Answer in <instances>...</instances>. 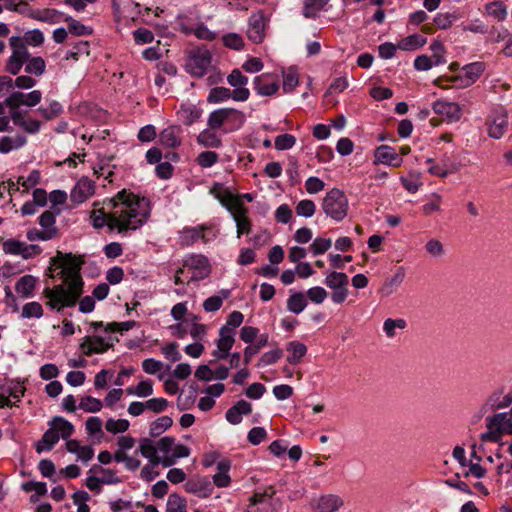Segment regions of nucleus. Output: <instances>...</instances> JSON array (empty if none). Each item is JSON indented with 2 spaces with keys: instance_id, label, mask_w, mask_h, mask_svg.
<instances>
[{
  "instance_id": "a211bd4d",
  "label": "nucleus",
  "mask_w": 512,
  "mask_h": 512,
  "mask_svg": "<svg viewBox=\"0 0 512 512\" xmlns=\"http://www.w3.org/2000/svg\"><path fill=\"white\" fill-rule=\"evenodd\" d=\"M432 108L436 114L444 115L450 120L457 121L461 117V109L459 105L454 102L437 100L433 103Z\"/></svg>"
},
{
  "instance_id": "dca6fc26",
  "label": "nucleus",
  "mask_w": 512,
  "mask_h": 512,
  "mask_svg": "<svg viewBox=\"0 0 512 512\" xmlns=\"http://www.w3.org/2000/svg\"><path fill=\"white\" fill-rule=\"evenodd\" d=\"M94 190V182L87 177H82L71 191V200L77 204L83 203L94 194Z\"/></svg>"
},
{
  "instance_id": "bb28decb",
  "label": "nucleus",
  "mask_w": 512,
  "mask_h": 512,
  "mask_svg": "<svg viewBox=\"0 0 512 512\" xmlns=\"http://www.w3.org/2000/svg\"><path fill=\"white\" fill-rule=\"evenodd\" d=\"M329 0H304L302 15L307 19H315L317 13L322 10Z\"/></svg>"
},
{
  "instance_id": "3c124183",
  "label": "nucleus",
  "mask_w": 512,
  "mask_h": 512,
  "mask_svg": "<svg viewBox=\"0 0 512 512\" xmlns=\"http://www.w3.org/2000/svg\"><path fill=\"white\" fill-rule=\"evenodd\" d=\"M222 41L224 46L234 50H240L244 46L243 38L237 33H227L223 35Z\"/></svg>"
},
{
  "instance_id": "7ed1b4c3",
  "label": "nucleus",
  "mask_w": 512,
  "mask_h": 512,
  "mask_svg": "<svg viewBox=\"0 0 512 512\" xmlns=\"http://www.w3.org/2000/svg\"><path fill=\"white\" fill-rule=\"evenodd\" d=\"M50 263L52 266L61 269L59 275L64 282H73L77 284L78 287H83L84 282L80 274L84 264L82 256L74 255L71 252L63 253L57 251L56 255L50 259Z\"/></svg>"
},
{
  "instance_id": "f257e3e1",
  "label": "nucleus",
  "mask_w": 512,
  "mask_h": 512,
  "mask_svg": "<svg viewBox=\"0 0 512 512\" xmlns=\"http://www.w3.org/2000/svg\"><path fill=\"white\" fill-rule=\"evenodd\" d=\"M139 207L140 198L122 189L114 197L104 199L103 207L91 211L92 226L97 230L107 226L110 232L116 230L117 233L126 235L128 231L142 227L147 221L149 213H143L139 218Z\"/></svg>"
},
{
  "instance_id": "5701e85b",
  "label": "nucleus",
  "mask_w": 512,
  "mask_h": 512,
  "mask_svg": "<svg viewBox=\"0 0 512 512\" xmlns=\"http://www.w3.org/2000/svg\"><path fill=\"white\" fill-rule=\"evenodd\" d=\"M426 164L429 173L440 178H446L449 173L457 170L454 164H448L446 161H443L442 164H435L432 158H428Z\"/></svg>"
},
{
  "instance_id": "8fccbe9b",
  "label": "nucleus",
  "mask_w": 512,
  "mask_h": 512,
  "mask_svg": "<svg viewBox=\"0 0 512 512\" xmlns=\"http://www.w3.org/2000/svg\"><path fill=\"white\" fill-rule=\"evenodd\" d=\"M295 210L299 216L311 217L315 213L316 205L312 200L304 199L298 202Z\"/></svg>"
},
{
  "instance_id": "37998d69",
  "label": "nucleus",
  "mask_w": 512,
  "mask_h": 512,
  "mask_svg": "<svg viewBox=\"0 0 512 512\" xmlns=\"http://www.w3.org/2000/svg\"><path fill=\"white\" fill-rule=\"evenodd\" d=\"M458 19L456 12L438 13L434 17V23L440 29H448Z\"/></svg>"
},
{
  "instance_id": "13d9d810",
  "label": "nucleus",
  "mask_w": 512,
  "mask_h": 512,
  "mask_svg": "<svg viewBox=\"0 0 512 512\" xmlns=\"http://www.w3.org/2000/svg\"><path fill=\"white\" fill-rule=\"evenodd\" d=\"M135 43L138 45L148 44L154 40L153 33L146 28H138L133 32Z\"/></svg>"
},
{
  "instance_id": "4c0bfd02",
  "label": "nucleus",
  "mask_w": 512,
  "mask_h": 512,
  "mask_svg": "<svg viewBox=\"0 0 512 512\" xmlns=\"http://www.w3.org/2000/svg\"><path fill=\"white\" fill-rule=\"evenodd\" d=\"M59 208H54V210H46L39 217V225L45 230L58 229L55 226L56 216L60 214Z\"/></svg>"
},
{
  "instance_id": "680f3d73",
  "label": "nucleus",
  "mask_w": 512,
  "mask_h": 512,
  "mask_svg": "<svg viewBox=\"0 0 512 512\" xmlns=\"http://www.w3.org/2000/svg\"><path fill=\"white\" fill-rule=\"evenodd\" d=\"M327 296V291L320 286L312 287L307 291V297L315 304H321Z\"/></svg>"
},
{
  "instance_id": "0e129e2a",
  "label": "nucleus",
  "mask_w": 512,
  "mask_h": 512,
  "mask_svg": "<svg viewBox=\"0 0 512 512\" xmlns=\"http://www.w3.org/2000/svg\"><path fill=\"white\" fill-rule=\"evenodd\" d=\"M24 40L27 44L37 47L43 44L44 34L39 29H33L25 33Z\"/></svg>"
},
{
  "instance_id": "7c9ffc66",
  "label": "nucleus",
  "mask_w": 512,
  "mask_h": 512,
  "mask_svg": "<svg viewBox=\"0 0 512 512\" xmlns=\"http://www.w3.org/2000/svg\"><path fill=\"white\" fill-rule=\"evenodd\" d=\"M307 306V300L302 292H295L287 299V309L295 314H300Z\"/></svg>"
},
{
  "instance_id": "f704fd0d",
  "label": "nucleus",
  "mask_w": 512,
  "mask_h": 512,
  "mask_svg": "<svg viewBox=\"0 0 512 512\" xmlns=\"http://www.w3.org/2000/svg\"><path fill=\"white\" fill-rule=\"evenodd\" d=\"M58 234V229L51 230H39L37 228H32L27 231L26 237L29 241H48L55 238Z\"/></svg>"
},
{
  "instance_id": "603ef678",
  "label": "nucleus",
  "mask_w": 512,
  "mask_h": 512,
  "mask_svg": "<svg viewBox=\"0 0 512 512\" xmlns=\"http://www.w3.org/2000/svg\"><path fill=\"white\" fill-rule=\"evenodd\" d=\"M283 356V350L280 348L264 353L259 359L258 366H268L276 363Z\"/></svg>"
},
{
  "instance_id": "bf43d9fd",
  "label": "nucleus",
  "mask_w": 512,
  "mask_h": 512,
  "mask_svg": "<svg viewBox=\"0 0 512 512\" xmlns=\"http://www.w3.org/2000/svg\"><path fill=\"white\" fill-rule=\"evenodd\" d=\"M84 53L89 54V43L87 41H79L73 46L72 50L67 52L65 58L78 60L79 55Z\"/></svg>"
},
{
  "instance_id": "c9c22d12",
  "label": "nucleus",
  "mask_w": 512,
  "mask_h": 512,
  "mask_svg": "<svg viewBox=\"0 0 512 512\" xmlns=\"http://www.w3.org/2000/svg\"><path fill=\"white\" fill-rule=\"evenodd\" d=\"M165 512H187L186 499L177 493L170 494Z\"/></svg>"
},
{
  "instance_id": "0eeeda50",
  "label": "nucleus",
  "mask_w": 512,
  "mask_h": 512,
  "mask_svg": "<svg viewBox=\"0 0 512 512\" xmlns=\"http://www.w3.org/2000/svg\"><path fill=\"white\" fill-rule=\"evenodd\" d=\"M212 62L211 52L206 47H197L188 52L186 71L194 77H203Z\"/></svg>"
},
{
  "instance_id": "423d86ee",
  "label": "nucleus",
  "mask_w": 512,
  "mask_h": 512,
  "mask_svg": "<svg viewBox=\"0 0 512 512\" xmlns=\"http://www.w3.org/2000/svg\"><path fill=\"white\" fill-rule=\"evenodd\" d=\"M322 207L327 216L339 222L347 215L348 199L344 192L334 188L324 197Z\"/></svg>"
},
{
  "instance_id": "1a4fd4ad",
  "label": "nucleus",
  "mask_w": 512,
  "mask_h": 512,
  "mask_svg": "<svg viewBox=\"0 0 512 512\" xmlns=\"http://www.w3.org/2000/svg\"><path fill=\"white\" fill-rule=\"evenodd\" d=\"M210 194H212L231 215L245 207L238 195L233 194L227 189L223 190L219 183H215L211 187Z\"/></svg>"
},
{
  "instance_id": "b1692460",
  "label": "nucleus",
  "mask_w": 512,
  "mask_h": 512,
  "mask_svg": "<svg viewBox=\"0 0 512 512\" xmlns=\"http://www.w3.org/2000/svg\"><path fill=\"white\" fill-rule=\"evenodd\" d=\"M186 490L200 498H208L213 492V486L208 480H204L202 482L190 481L186 483Z\"/></svg>"
},
{
  "instance_id": "49530a36",
  "label": "nucleus",
  "mask_w": 512,
  "mask_h": 512,
  "mask_svg": "<svg viewBox=\"0 0 512 512\" xmlns=\"http://www.w3.org/2000/svg\"><path fill=\"white\" fill-rule=\"evenodd\" d=\"M130 423L126 419H113L110 418L106 421L105 428L108 432L117 434L123 433L128 430Z\"/></svg>"
},
{
  "instance_id": "9d476101",
  "label": "nucleus",
  "mask_w": 512,
  "mask_h": 512,
  "mask_svg": "<svg viewBox=\"0 0 512 512\" xmlns=\"http://www.w3.org/2000/svg\"><path fill=\"white\" fill-rule=\"evenodd\" d=\"M487 130L490 137L500 139L506 132L508 126V113L500 107L495 109L486 120Z\"/></svg>"
},
{
  "instance_id": "39448f33",
  "label": "nucleus",
  "mask_w": 512,
  "mask_h": 512,
  "mask_svg": "<svg viewBox=\"0 0 512 512\" xmlns=\"http://www.w3.org/2000/svg\"><path fill=\"white\" fill-rule=\"evenodd\" d=\"M464 74L456 76H440L434 80V85L447 88L442 84L443 81H450L455 83L458 87H469L475 83L478 78L482 75L485 70V64L483 62H473L465 65L462 68Z\"/></svg>"
},
{
  "instance_id": "338daca9",
  "label": "nucleus",
  "mask_w": 512,
  "mask_h": 512,
  "mask_svg": "<svg viewBox=\"0 0 512 512\" xmlns=\"http://www.w3.org/2000/svg\"><path fill=\"white\" fill-rule=\"evenodd\" d=\"M267 436V432L263 427H253L247 435L248 441L253 445L260 444Z\"/></svg>"
},
{
  "instance_id": "58836bf2",
  "label": "nucleus",
  "mask_w": 512,
  "mask_h": 512,
  "mask_svg": "<svg viewBox=\"0 0 512 512\" xmlns=\"http://www.w3.org/2000/svg\"><path fill=\"white\" fill-rule=\"evenodd\" d=\"M37 111L42 115V117L45 120L50 121L62 114L63 107L58 101L52 100L50 101L48 108L41 106L38 108Z\"/></svg>"
},
{
  "instance_id": "9b49d317",
  "label": "nucleus",
  "mask_w": 512,
  "mask_h": 512,
  "mask_svg": "<svg viewBox=\"0 0 512 512\" xmlns=\"http://www.w3.org/2000/svg\"><path fill=\"white\" fill-rule=\"evenodd\" d=\"M118 341L117 337H109L106 341L101 336H86L80 344V349L85 356L103 354L113 347V342Z\"/></svg>"
},
{
  "instance_id": "6e6552de",
  "label": "nucleus",
  "mask_w": 512,
  "mask_h": 512,
  "mask_svg": "<svg viewBox=\"0 0 512 512\" xmlns=\"http://www.w3.org/2000/svg\"><path fill=\"white\" fill-rule=\"evenodd\" d=\"M83 293V287L77 286L73 282H64L63 284L55 285L53 288H45L44 296H51L62 301V306L73 307L81 294Z\"/></svg>"
},
{
  "instance_id": "c756f323",
  "label": "nucleus",
  "mask_w": 512,
  "mask_h": 512,
  "mask_svg": "<svg viewBox=\"0 0 512 512\" xmlns=\"http://www.w3.org/2000/svg\"><path fill=\"white\" fill-rule=\"evenodd\" d=\"M427 39L419 34L407 36L398 42V48L404 51H412L425 45Z\"/></svg>"
},
{
  "instance_id": "6e6d98bb",
  "label": "nucleus",
  "mask_w": 512,
  "mask_h": 512,
  "mask_svg": "<svg viewBox=\"0 0 512 512\" xmlns=\"http://www.w3.org/2000/svg\"><path fill=\"white\" fill-rule=\"evenodd\" d=\"M331 245L332 240L330 238L317 237L310 245V249L312 250L314 255H320L329 250Z\"/></svg>"
},
{
  "instance_id": "ea45409f",
  "label": "nucleus",
  "mask_w": 512,
  "mask_h": 512,
  "mask_svg": "<svg viewBox=\"0 0 512 512\" xmlns=\"http://www.w3.org/2000/svg\"><path fill=\"white\" fill-rule=\"evenodd\" d=\"M231 98V90L226 87L218 86L210 90L207 101L209 103H221Z\"/></svg>"
},
{
  "instance_id": "c03bdc74",
  "label": "nucleus",
  "mask_w": 512,
  "mask_h": 512,
  "mask_svg": "<svg viewBox=\"0 0 512 512\" xmlns=\"http://www.w3.org/2000/svg\"><path fill=\"white\" fill-rule=\"evenodd\" d=\"M101 400L94 398L92 396H85L81 399L79 403V408L84 410L85 412L96 413L102 409Z\"/></svg>"
},
{
  "instance_id": "052dcab7",
  "label": "nucleus",
  "mask_w": 512,
  "mask_h": 512,
  "mask_svg": "<svg viewBox=\"0 0 512 512\" xmlns=\"http://www.w3.org/2000/svg\"><path fill=\"white\" fill-rule=\"evenodd\" d=\"M227 82L232 87L246 86L248 83V77L243 75L239 69H233L227 76Z\"/></svg>"
},
{
  "instance_id": "4468645a",
  "label": "nucleus",
  "mask_w": 512,
  "mask_h": 512,
  "mask_svg": "<svg viewBox=\"0 0 512 512\" xmlns=\"http://www.w3.org/2000/svg\"><path fill=\"white\" fill-rule=\"evenodd\" d=\"M267 19L261 12L253 14L249 18L247 36L253 43H261L265 37Z\"/></svg>"
},
{
  "instance_id": "72a5a7b5",
  "label": "nucleus",
  "mask_w": 512,
  "mask_h": 512,
  "mask_svg": "<svg viewBox=\"0 0 512 512\" xmlns=\"http://www.w3.org/2000/svg\"><path fill=\"white\" fill-rule=\"evenodd\" d=\"M324 283L331 289L343 288L348 285L349 278L343 272L333 271L326 276Z\"/></svg>"
},
{
  "instance_id": "2eb2a0df",
  "label": "nucleus",
  "mask_w": 512,
  "mask_h": 512,
  "mask_svg": "<svg viewBox=\"0 0 512 512\" xmlns=\"http://www.w3.org/2000/svg\"><path fill=\"white\" fill-rule=\"evenodd\" d=\"M375 164H384L392 167L401 166L403 159L395 151V149L388 145H380L374 151Z\"/></svg>"
},
{
  "instance_id": "f3484780",
  "label": "nucleus",
  "mask_w": 512,
  "mask_h": 512,
  "mask_svg": "<svg viewBox=\"0 0 512 512\" xmlns=\"http://www.w3.org/2000/svg\"><path fill=\"white\" fill-rule=\"evenodd\" d=\"M254 90L261 96H272L279 89V83L270 74L264 73L253 80Z\"/></svg>"
},
{
  "instance_id": "e2e57ef3",
  "label": "nucleus",
  "mask_w": 512,
  "mask_h": 512,
  "mask_svg": "<svg viewBox=\"0 0 512 512\" xmlns=\"http://www.w3.org/2000/svg\"><path fill=\"white\" fill-rule=\"evenodd\" d=\"M145 404H146V409L151 410L154 413H161L167 408L169 402L167 399L160 397V398H151V399L147 400L145 402Z\"/></svg>"
},
{
  "instance_id": "2f4dec72",
  "label": "nucleus",
  "mask_w": 512,
  "mask_h": 512,
  "mask_svg": "<svg viewBox=\"0 0 512 512\" xmlns=\"http://www.w3.org/2000/svg\"><path fill=\"white\" fill-rule=\"evenodd\" d=\"M64 21L68 24V32L75 36H88L93 33V29L85 26L71 16H65Z\"/></svg>"
},
{
  "instance_id": "cd10ccee",
  "label": "nucleus",
  "mask_w": 512,
  "mask_h": 512,
  "mask_svg": "<svg viewBox=\"0 0 512 512\" xmlns=\"http://www.w3.org/2000/svg\"><path fill=\"white\" fill-rule=\"evenodd\" d=\"M173 425V420L170 416L164 415L157 418L150 424L149 435L151 437H158Z\"/></svg>"
},
{
  "instance_id": "a18cd8bd",
  "label": "nucleus",
  "mask_w": 512,
  "mask_h": 512,
  "mask_svg": "<svg viewBox=\"0 0 512 512\" xmlns=\"http://www.w3.org/2000/svg\"><path fill=\"white\" fill-rule=\"evenodd\" d=\"M43 316V308L38 302L26 303L22 308V318H41Z\"/></svg>"
},
{
  "instance_id": "c85d7f7f",
  "label": "nucleus",
  "mask_w": 512,
  "mask_h": 512,
  "mask_svg": "<svg viewBox=\"0 0 512 512\" xmlns=\"http://www.w3.org/2000/svg\"><path fill=\"white\" fill-rule=\"evenodd\" d=\"M140 453L143 457L148 458L152 465L156 466L160 464V457L157 455V449L150 439L144 438L141 440Z\"/></svg>"
},
{
  "instance_id": "f03ea898",
  "label": "nucleus",
  "mask_w": 512,
  "mask_h": 512,
  "mask_svg": "<svg viewBox=\"0 0 512 512\" xmlns=\"http://www.w3.org/2000/svg\"><path fill=\"white\" fill-rule=\"evenodd\" d=\"M246 121L245 114L235 108L226 107L212 111L207 119V129L197 136V143L205 148H220L221 138L216 134L220 130L224 134L241 129Z\"/></svg>"
},
{
  "instance_id": "de8ad7c7",
  "label": "nucleus",
  "mask_w": 512,
  "mask_h": 512,
  "mask_svg": "<svg viewBox=\"0 0 512 512\" xmlns=\"http://www.w3.org/2000/svg\"><path fill=\"white\" fill-rule=\"evenodd\" d=\"M219 155L214 151H203L197 158V164L202 168H210L218 162Z\"/></svg>"
},
{
  "instance_id": "4be33fe9",
  "label": "nucleus",
  "mask_w": 512,
  "mask_h": 512,
  "mask_svg": "<svg viewBox=\"0 0 512 512\" xmlns=\"http://www.w3.org/2000/svg\"><path fill=\"white\" fill-rule=\"evenodd\" d=\"M37 279L32 275L22 276L15 284V290L24 298H30L33 296V290L35 288Z\"/></svg>"
},
{
  "instance_id": "e433bc0d",
  "label": "nucleus",
  "mask_w": 512,
  "mask_h": 512,
  "mask_svg": "<svg viewBox=\"0 0 512 512\" xmlns=\"http://www.w3.org/2000/svg\"><path fill=\"white\" fill-rule=\"evenodd\" d=\"M183 265L194 271L210 270L208 259L203 255H191L184 261Z\"/></svg>"
},
{
  "instance_id": "a19ab883",
  "label": "nucleus",
  "mask_w": 512,
  "mask_h": 512,
  "mask_svg": "<svg viewBox=\"0 0 512 512\" xmlns=\"http://www.w3.org/2000/svg\"><path fill=\"white\" fill-rule=\"evenodd\" d=\"M299 83L296 67H289L283 72V90L285 93L291 92Z\"/></svg>"
},
{
  "instance_id": "79ce46f5",
  "label": "nucleus",
  "mask_w": 512,
  "mask_h": 512,
  "mask_svg": "<svg viewBox=\"0 0 512 512\" xmlns=\"http://www.w3.org/2000/svg\"><path fill=\"white\" fill-rule=\"evenodd\" d=\"M27 62L25 66L26 73L41 76L45 72L46 63L42 57H31Z\"/></svg>"
},
{
  "instance_id": "473e14b6",
  "label": "nucleus",
  "mask_w": 512,
  "mask_h": 512,
  "mask_svg": "<svg viewBox=\"0 0 512 512\" xmlns=\"http://www.w3.org/2000/svg\"><path fill=\"white\" fill-rule=\"evenodd\" d=\"M267 344H268V335L262 334L258 338V340L255 344L247 346L244 349V359H243L244 365H248L251 362L253 356L256 355L257 353H259L261 348H263Z\"/></svg>"
},
{
  "instance_id": "864d4df0",
  "label": "nucleus",
  "mask_w": 512,
  "mask_h": 512,
  "mask_svg": "<svg viewBox=\"0 0 512 512\" xmlns=\"http://www.w3.org/2000/svg\"><path fill=\"white\" fill-rule=\"evenodd\" d=\"M160 141L163 145L169 148H175L180 145V140L171 128H166L161 132Z\"/></svg>"
},
{
  "instance_id": "aec40b11",
  "label": "nucleus",
  "mask_w": 512,
  "mask_h": 512,
  "mask_svg": "<svg viewBox=\"0 0 512 512\" xmlns=\"http://www.w3.org/2000/svg\"><path fill=\"white\" fill-rule=\"evenodd\" d=\"M59 438L60 435L57 433V429L50 426V428L42 435L41 440L35 444L36 452L40 454L43 451L52 450L55 444L58 443Z\"/></svg>"
},
{
  "instance_id": "20e7f679",
  "label": "nucleus",
  "mask_w": 512,
  "mask_h": 512,
  "mask_svg": "<svg viewBox=\"0 0 512 512\" xmlns=\"http://www.w3.org/2000/svg\"><path fill=\"white\" fill-rule=\"evenodd\" d=\"M486 426L488 430L481 434L483 442L499 443L501 446L502 436L504 434L512 435V419L507 413H497L486 418Z\"/></svg>"
},
{
  "instance_id": "ddd939ff",
  "label": "nucleus",
  "mask_w": 512,
  "mask_h": 512,
  "mask_svg": "<svg viewBox=\"0 0 512 512\" xmlns=\"http://www.w3.org/2000/svg\"><path fill=\"white\" fill-rule=\"evenodd\" d=\"M219 336L220 338L217 341L218 349L213 351V356L217 359L224 360L229 357V352L234 345V331L230 327L222 326L219 329Z\"/></svg>"
},
{
  "instance_id": "69168bd1",
  "label": "nucleus",
  "mask_w": 512,
  "mask_h": 512,
  "mask_svg": "<svg viewBox=\"0 0 512 512\" xmlns=\"http://www.w3.org/2000/svg\"><path fill=\"white\" fill-rule=\"evenodd\" d=\"M21 487L25 492L35 491L36 494L40 496L47 493V485L45 482L28 481L24 482Z\"/></svg>"
},
{
  "instance_id": "a878e982",
  "label": "nucleus",
  "mask_w": 512,
  "mask_h": 512,
  "mask_svg": "<svg viewBox=\"0 0 512 512\" xmlns=\"http://www.w3.org/2000/svg\"><path fill=\"white\" fill-rule=\"evenodd\" d=\"M49 426L57 429V433L63 439H68L74 433V426L68 420L61 416H55L50 422Z\"/></svg>"
},
{
  "instance_id": "412c9836",
  "label": "nucleus",
  "mask_w": 512,
  "mask_h": 512,
  "mask_svg": "<svg viewBox=\"0 0 512 512\" xmlns=\"http://www.w3.org/2000/svg\"><path fill=\"white\" fill-rule=\"evenodd\" d=\"M248 209L244 207L232 215L233 220L237 227V237L240 238L243 234H249L251 231L252 223L247 217Z\"/></svg>"
},
{
  "instance_id": "5fc2aeb1",
  "label": "nucleus",
  "mask_w": 512,
  "mask_h": 512,
  "mask_svg": "<svg viewBox=\"0 0 512 512\" xmlns=\"http://www.w3.org/2000/svg\"><path fill=\"white\" fill-rule=\"evenodd\" d=\"M296 143V138L291 134H281L275 138L274 145L277 150H287Z\"/></svg>"
},
{
  "instance_id": "774afa93",
  "label": "nucleus",
  "mask_w": 512,
  "mask_h": 512,
  "mask_svg": "<svg viewBox=\"0 0 512 512\" xmlns=\"http://www.w3.org/2000/svg\"><path fill=\"white\" fill-rule=\"evenodd\" d=\"M292 218V210L287 204H281L275 211V219L279 223L287 224Z\"/></svg>"
},
{
  "instance_id": "4d7b16f0",
  "label": "nucleus",
  "mask_w": 512,
  "mask_h": 512,
  "mask_svg": "<svg viewBox=\"0 0 512 512\" xmlns=\"http://www.w3.org/2000/svg\"><path fill=\"white\" fill-rule=\"evenodd\" d=\"M24 243L15 239H8L3 242V250L6 254L22 256Z\"/></svg>"
},
{
  "instance_id": "f8f14e48",
  "label": "nucleus",
  "mask_w": 512,
  "mask_h": 512,
  "mask_svg": "<svg viewBox=\"0 0 512 512\" xmlns=\"http://www.w3.org/2000/svg\"><path fill=\"white\" fill-rule=\"evenodd\" d=\"M42 93L39 90H33L27 94L15 91L4 101V104L9 108H19L21 105L34 107L40 103Z\"/></svg>"
},
{
  "instance_id": "09e8293b",
  "label": "nucleus",
  "mask_w": 512,
  "mask_h": 512,
  "mask_svg": "<svg viewBox=\"0 0 512 512\" xmlns=\"http://www.w3.org/2000/svg\"><path fill=\"white\" fill-rule=\"evenodd\" d=\"M136 326V322L134 320H129L125 322H111L107 323L105 326V332L107 333H123L124 331H129L133 327Z\"/></svg>"
},
{
  "instance_id": "393cba45",
  "label": "nucleus",
  "mask_w": 512,
  "mask_h": 512,
  "mask_svg": "<svg viewBox=\"0 0 512 512\" xmlns=\"http://www.w3.org/2000/svg\"><path fill=\"white\" fill-rule=\"evenodd\" d=\"M286 350L290 352L287 361L290 364H297L307 353V347L299 341H291L288 343Z\"/></svg>"
},
{
  "instance_id": "6ab92c4d",
  "label": "nucleus",
  "mask_w": 512,
  "mask_h": 512,
  "mask_svg": "<svg viewBox=\"0 0 512 512\" xmlns=\"http://www.w3.org/2000/svg\"><path fill=\"white\" fill-rule=\"evenodd\" d=\"M343 505V500L336 495H323L321 496L316 505V512H336Z\"/></svg>"
}]
</instances>
